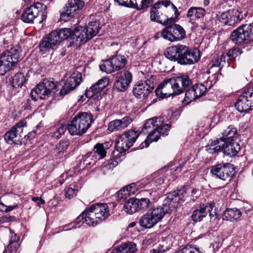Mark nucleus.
Segmentation results:
<instances>
[{
	"label": "nucleus",
	"mask_w": 253,
	"mask_h": 253,
	"mask_svg": "<svg viewBox=\"0 0 253 253\" xmlns=\"http://www.w3.org/2000/svg\"><path fill=\"white\" fill-rule=\"evenodd\" d=\"M182 192L168 194L162 206L151 208L141 217L139 222L140 226L145 228H151L160 222L169 212L171 202H177L182 199Z\"/></svg>",
	"instance_id": "1"
},
{
	"label": "nucleus",
	"mask_w": 253,
	"mask_h": 253,
	"mask_svg": "<svg viewBox=\"0 0 253 253\" xmlns=\"http://www.w3.org/2000/svg\"><path fill=\"white\" fill-rule=\"evenodd\" d=\"M179 15L177 8L169 0L158 1L150 10L151 20L163 25L174 22Z\"/></svg>",
	"instance_id": "2"
},
{
	"label": "nucleus",
	"mask_w": 253,
	"mask_h": 253,
	"mask_svg": "<svg viewBox=\"0 0 253 253\" xmlns=\"http://www.w3.org/2000/svg\"><path fill=\"white\" fill-rule=\"evenodd\" d=\"M165 55L170 60L184 65L195 64L200 58V52L197 48H190L180 43L169 47Z\"/></svg>",
	"instance_id": "3"
},
{
	"label": "nucleus",
	"mask_w": 253,
	"mask_h": 253,
	"mask_svg": "<svg viewBox=\"0 0 253 253\" xmlns=\"http://www.w3.org/2000/svg\"><path fill=\"white\" fill-rule=\"evenodd\" d=\"M170 126L165 124L161 117H154L147 120L143 125L142 131L148 133L147 139L145 140V147L149 146L150 142L157 141L161 136L167 135ZM140 149L144 147L143 143L140 145Z\"/></svg>",
	"instance_id": "4"
},
{
	"label": "nucleus",
	"mask_w": 253,
	"mask_h": 253,
	"mask_svg": "<svg viewBox=\"0 0 253 253\" xmlns=\"http://www.w3.org/2000/svg\"><path fill=\"white\" fill-rule=\"evenodd\" d=\"M110 215L107 204L97 203L91 205L78 217V222L82 221L88 225L97 224Z\"/></svg>",
	"instance_id": "5"
},
{
	"label": "nucleus",
	"mask_w": 253,
	"mask_h": 253,
	"mask_svg": "<svg viewBox=\"0 0 253 253\" xmlns=\"http://www.w3.org/2000/svg\"><path fill=\"white\" fill-rule=\"evenodd\" d=\"M93 116L90 113L79 112L68 125L69 133L72 135H82L90 127Z\"/></svg>",
	"instance_id": "6"
},
{
	"label": "nucleus",
	"mask_w": 253,
	"mask_h": 253,
	"mask_svg": "<svg viewBox=\"0 0 253 253\" xmlns=\"http://www.w3.org/2000/svg\"><path fill=\"white\" fill-rule=\"evenodd\" d=\"M99 21H93L88 23L86 27H78L73 32V42L80 44L87 42L96 36L100 30Z\"/></svg>",
	"instance_id": "7"
},
{
	"label": "nucleus",
	"mask_w": 253,
	"mask_h": 253,
	"mask_svg": "<svg viewBox=\"0 0 253 253\" xmlns=\"http://www.w3.org/2000/svg\"><path fill=\"white\" fill-rule=\"evenodd\" d=\"M21 52L20 47L13 46L2 53L0 56V75H4L18 62Z\"/></svg>",
	"instance_id": "8"
},
{
	"label": "nucleus",
	"mask_w": 253,
	"mask_h": 253,
	"mask_svg": "<svg viewBox=\"0 0 253 253\" xmlns=\"http://www.w3.org/2000/svg\"><path fill=\"white\" fill-rule=\"evenodd\" d=\"M46 6L37 2L27 7L23 11L21 19L25 23H32L39 16H42V20L45 18Z\"/></svg>",
	"instance_id": "9"
},
{
	"label": "nucleus",
	"mask_w": 253,
	"mask_h": 253,
	"mask_svg": "<svg viewBox=\"0 0 253 253\" xmlns=\"http://www.w3.org/2000/svg\"><path fill=\"white\" fill-rule=\"evenodd\" d=\"M231 39L235 43L239 44L253 41V25L246 24L239 27L232 32Z\"/></svg>",
	"instance_id": "10"
},
{
	"label": "nucleus",
	"mask_w": 253,
	"mask_h": 253,
	"mask_svg": "<svg viewBox=\"0 0 253 253\" xmlns=\"http://www.w3.org/2000/svg\"><path fill=\"white\" fill-rule=\"evenodd\" d=\"M155 85V79L151 76L144 81H141L136 83L133 88V93L137 98H146L153 90Z\"/></svg>",
	"instance_id": "11"
},
{
	"label": "nucleus",
	"mask_w": 253,
	"mask_h": 253,
	"mask_svg": "<svg viewBox=\"0 0 253 253\" xmlns=\"http://www.w3.org/2000/svg\"><path fill=\"white\" fill-rule=\"evenodd\" d=\"M127 60L126 57L122 55H116L106 60L100 65L101 71L107 74L123 69L126 65Z\"/></svg>",
	"instance_id": "12"
},
{
	"label": "nucleus",
	"mask_w": 253,
	"mask_h": 253,
	"mask_svg": "<svg viewBox=\"0 0 253 253\" xmlns=\"http://www.w3.org/2000/svg\"><path fill=\"white\" fill-rule=\"evenodd\" d=\"M139 136V132L129 130L122 134L116 143L118 151L123 153L130 148Z\"/></svg>",
	"instance_id": "13"
},
{
	"label": "nucleus",
	"mask_w": 253,
	"mask_h": 253,
	"mask_svg": "<svg viewBox=\"0 0 253 253\" xmlns=\"http://www.w3.org/2000/svg\"><path fill=\"white\" fill-rule=\"evenodd\" d=\"M162 37L170 42L180 41L186 37L184 29L178 24H171L166 27L161 33Z\"/></svg>",
	"instance_id": "14"
},
{
	"label": "nucleus",
	"mask_w": 253,
	"mask_h": 253,
	"mask_svg": "<svg viewBox=\"0 0 253 253\" xmlns=\"http://www.w3.org/2000/svg\"><path fill=\"white\" fill-rule=\"evenodd\" d=\"M26 126V123L23 121L19 122L10 130L4 134V139L9 144H20L22 143V136H24V128Z\"/></svg>",
	"instance_id": "15"
},
{
	"label": "nucleus",
	"mask_w": 253,
	"mask_h": 253,
	"mask_svg": "<svg viewBox=\"0 0 253 253\" xmlns=\"http://www.w3.org/2000/svg\"><path fill=\"white\" fill-rule=\"evenodd\" d=\"M211 172L216 177L222 180L229 181L233 176L235 170L233 165L225 163L213 166L211 169Z\"/></svg>",
	"instance_id": "16"
},
{
	"label": "nucleus",
	"mask_w": 253,
	"mask_h": 253,
	"mask_svg": "<svg viewBox=\"0 0 253 253\" xmlns=\"http://www.w3.org/2000/svg\"><path fill=\"white\" fill-rule=\"evenodd\" d=\"M84 4V2L81 0H69L61 13L60 19L64 21H68L83 8Z\"/></svg>",
	"instance_id": "17"
},
{
	"label": "nucleus",
	"mask_w": 253,
	"mask_h": 253,
	"mask_svg": "<svg viewBox=\"0 0 253 253\" xmlns=\"http://www.w3.org/2000/svg\"><path fill=\"white\" fill-rule=\"evenodd\" d=\"M243 18L240 9H232L218 15V20L225 25L233 26Z\"/></svg>",
	"instance_id": "18"
},
{
	"label": "nucleus",
	"mask_w": 253,
	"mask_h": 253,
	"mask_svg": "<svg viewBox=\"0 0 253 253\" xmlns=\"http://www.w3.org/2000/svg\"><path fill=\"white\" fill-rule=\"evenodd\" d=\"M208 86L206 84H197L185 92L184 101L188 104L192 101L203 96L206 92Z\"/></svg>",
	"instance_id": "19"
},
{
	"label": "nucleus",
	"mask_w": 253,
	"mask_h": 253,
	"mask_svg": "<svg viewBox=\"0 0 253 253\" xmlns=\"http://www.w3.org/2000/svg\"><path fill=\"white\" fill-rule=\"evenodd\" d=\"M70 37L72 39L74 37L72 30L69 28H64L52 31L46 38L55 46Z\"/></svg>",
	"instance_id": "20"
},
{
	"label": "nucleus",
	"mask_w": 253,
	"mask_h": 253,
	"mask_svg": "<svg viewBox=\"0 0 253 253\" xmlns=\"http://www.w3.org/2000/svg\"><path fill=\"white\" fill-rule=\"evenodd\" d=\"M132 78L131 73L128 71L117 73L114 83L115 87L118 91H125L128 88L132 81Z\"/></svg>",
	"instance_id": "21"
},
{
	"label": "nucleus",
	"mask_w": 253,
	"mask_h": 253,
	"mask_svg": "<svg viewBox=\"0 0 253 253\" xmlns=\"http://www.w3.org/2000/svg\"><path fill=\"white\" fill-rule=\"evenodd\" d=\"M82 81V75L78 71L74 72L65 83L62 89L60 90L61 95L64 96L70 91L74 89L79 85Z\"/></svg>",
	"instance_id": "22"
},
{
	"label": "nucleus",
	"mask_w": 253,
	"mask_h": 253,
	"mask_svg": "<svg viewBox=\"0 0 253 253\" xmlns=\"http://www.w3.org/2000/svg\"><path fill=\"white\" fill-rule=\"evenodd\" d=\"M156 95L159 97L167 98L171 95H178L176 93L170 78L166 80L160 84L155 90Z\"/></svg>",
	"instance_id": "23"
},
{
	"label": "nucleus",
	"mask_w": 253,
	"mask_h": 253,
	"mask_svg": "<svg viewBox=\"0 0 253 253\" xmlns=\"http://www.w3.org/2000/svg\"><path fill=\"white\" fill-rule=\"evenodd\" d=\"M173 83L174 89L176 93L180 94L182 93L186 87L192 84V81L187 75L180 74L178 76L170 78Z\"/></svg>",
	"instance_id": "24"
},
{
	"label": "nucleus",
	"mask_w": 253,
	"mask_h": 253,
	"mask_svg": "<svg viewBox=\"0 0 253 253\" xmlns=\"http://www.w3.org/2000/svg\"><path fill=\"white\" fill-rule=\"evenodd\" d=\"M246 90H244L239 96L235 105L237 110L241 112H246L253 107V99L249 97Z\"/></svg>",
	"instance_id": "25"
},
{
	"label": "nucleus",
	"mask_w": 253,
	"mask_h": 253,
	"mask_svg": "<svg viewBox=\"0 0 253 253\" xmlns=\"http://www.w3.org/2000/svg\"><path fill=\"white\" fill-rule=\"evenodd\" d=\"M214 207V204L213 203H211L210 204L207 205H203L201 206L199 209L195 210L193 212L192 215V219L195 222L200 221L204 217L207 216L208 213H209V215L211 218L214 216L215 218H216L217 215L215 214L212 216V214L211 212Z\"/></svg>",
	"instance_id": "26"
},
{
	"label": "nucleus",
	"mask_w": 253,
	"mask_h": 253,
	"mask_svg": "<svg viewBox=\"0 0 253 253\" xmlns=\"http://www.w3.org/2000/svg\"><path fill=\"white\" fill-rule=\"evenodd\" d=\"M118 5L135 8L138 10L148 7L154 0H114Z\"/></svg>",
	"instance_id": "27"
},
{
	"label": "nucleus",
	"mask_w": 253,
	"mask_h": 253,
	"mask_svg": "<svg viewBox=\"0 0 253 253\" xmlns=\"http://www.w3.org/2000/svg\"><path fill=\"white\" fill-rule=\"evenodd\" d=\"M130 116H125L121 119H116L111 121L108 126V129L111 132L122 130L127 127L132 122Z\"/></svg>",
	"instance_id": "28"
},
{
	"label": "nucleus",
	"mask_w": 253,
	"mask_h": 253,
	"mask_svg": "<svg viewBox=\"0 0 253 253\" xmlns=\"http://www.w3.org/2000/svg\"><path fill=\"white\" fill-rule=\"evenodd\" d=\"M222 143L221 151L229 157L235 156L240 150L239 143L235 141H224Z\"/></svg>",
	"instance_id": "29"
},
{
	"label": "nucleus",
	"mask_w": 253,
	"mask_h": 253,
	"mask_svg": "<svg viewBox=\"0 0 253 253\" xmlns=\"http://www.w3.org/2000/svg\"><path fill=\"white\" fill-rule=\"evenodd\" d=\"M206 13V11L204 8L192 6L188 10L186 17L189 22L194 23L196 20L203 18Z\"/></svg>",
	"instance_id": "30"
},
{
	"label": "nucleus",
	"mask_w": 253,
	"mask_h": 253,
	"mask_svg": "<svg viewBox=\"0 0 253 253\" xmlns=\"http://www.w3.org/2000/svg\"><path fill=\"white\" fill-rule=\"evenodd\" d=\"M41 83L37 85L36 87L32 89L31 92V96L34 101L38 99H45L48 97L49 95L47 90Z\"/></svg>",
	"instance_id": "31"
},
{
	"label": "nucleus",
	"mask_w": 253,
	"mask_h": 253,
	"mask_svg": "<svg viewBox=\"0 0 253 253\" xmlns=\"http://www.w3.org/2000/svg\"><path fill=\"white\" fill-rule=\"evenodd\" d=\"M182 192L183 193H182L183 194H182V195H183L182 199L179 200V201L173 202V203H181L183 202L184 201H185L186 199V197H187V194L188 195L190 194V197L191 200H192L193 201H195L200 196V194H201L200 191L198 189H188V190H186L185 189V188H183L182 189L178 190L176 191H173L172 192L180 193V192ZM181 197H182V196Z\"/></svg>",
	"instance_id": "32"
},
{
	"label": "nucleus",
	"mask_w": 253,
	"mask_h": 253,
	"mask_svg": "<svg viewBox=\"0 0 253 253\" xmlns=\"http://www.w3.org/2000/svg\"><path fill=\"white\" fill-rule=\"evenodd\" d=\"M240 211L236 208L226 210L223 212V218L231 221H237L241 216Z\"/></svg>",
	"instance_id": "33"
},
{
	"label": "nucleus",
	"mask_w": 253,
	"mask_h": 253,
	"mask_svg": "<svg viewBox=\"0 0 253 253\" xmlns=\"http://www.w3.org/2000/svg\"><path fill=\"white\" fill-rule=\"evenodd\" d=\"M222 140V138H218L214 141H211L206 147V151L211 154L221 151L222 143L223 142Z\"/></svg>",
	"instance_id": "34"
},
{
	"label": "nucleus",
	"mask_w": 253,
	"mask_h": 253,
	"mask_svg": "<svg viewBox=\"0 0 253 253\" xmlns=\"http://www.w3.org/2000/svg\"><path fill=\"white\" fill-rule=\"evenodd\" d=\"M237 136V131L236 128L230 126L228 127L222 132V137L220 138H222V141H235Z\"/></svg>",
	"instance_id": "35"
},
{
	"label": "nucleus",
	"mask_w": 253,
	"mask_h": 253,
	"mask_svg": "<svg viewBox=\"0 0 253 253\" xmlns=\"http://www.w3.org/2000/svg\"><path fill=\"white\" fill-rule=\"evenodd\" d=\"M135 184L132 183L124 187L118 192V197L120 199H126L131 194H134Z\"/></svg>",
	"instance_id": "36"
},
{
	"label": "nucleus",
	"mask_w": 253,
	"mask_h": 253,
	"mask_svg": "<svg viewBox=\"0 0 253 253\" xmlns=\"http://www.w3.org/2000/svg\"><path fill=\"white\" fill-rule=\"evenodd\" d=\"M124 210L128 214H132L138 211L136 198H130L124 205Z\"/></svg>",
	"instance_id": "37"
},
{
	"label": "nucleus",
	"mask_w": 253,
	"mask_h": 253,
	"mask_svg": "<svg viewBox=\"0 0 253 253\" xmlns=\"http://www.w3.org/2000/svg\"><path fill=\"white\" fill-rule=\"evenodd\" d=\"M70 145V142L67 139L62 140L56 144L54 149L55 153L59 157L63 156L67 152Z\"/></svg>",
	"instance_id": "38"
},
{
	"label": "nucleus",
	"mask_w": 253,
	"mask_h": 253,
	"mask_svg": "<svg viewBox=\"0 0 253 253\" xmlns=\"http://www.w3.org/2000/svg\"><path fill=\"white\" fill-rule=\"evenodd\" d=\"M117 249L120 253H134L137 250L136 245L132 242L126 243Z\"/></svg>",
	"instance_id": "39"
},
{
	"label": "nucleus",
	"mask_w": 253,
	"mask_h": 253,
	"mask_svg": "<svg viewBox=\"0 0 253 253\" xmlns=\"http://www.w3.org/2000/svg\"><path fill=\"white\" fill-rule=\"evenodd\" d=\"M137 207L138 211H145L152 205V203L147 198L136 199Z\"/></svg>",
	"instance_id": "40"
},
{
	"label": "nucleus",
	"mask_w": 253,
	"mask_h": 253,
	"mask_svg": "<svg viewBox=\"0 0 253 253\" xmlns=\"http://www.w3.org/2000/svg\"><path fill=\"white\" fill-rule=\"evenodd\" d=\"M39 46L40 50L42 54L46 52L49 51L50 49H53L54 47V45L49 41V40H48L46 37L42 39Z\"/></svg>",
	"instance_id": "41"
},
{
	"label": "nucleus",
	"mask_w": 253,
	"mask_h": 253,
	"mask_svg": "<svg viewBox=\"0 0 253 253\" xmlns=\"http://www.w3.org/2000/svg\"><path fill=\"white\" fill-rule=\"evenodd\" d=\"M225 55L223 54L220 57L217 58L212 63L210 69L209 70V73L211 72V70H212L214 67H217V72H219L221 69L225 66Z\"/></svg>",
	"instance_id": "42"
},
{
	"label": "nucleus",
	"mask_w": 253,
	"mask_h": 253,
	"mask_svg": "<svg viewBox=\"0 0 253 253\" xmlns=\"http://www.w3.org/2000/svg\"><path fill=\"white\" fill-rule=\"evenodd\" d=\"M68 126L66 124L62 123H58L54 127V132L52 134V137L58 138L61 135L64 133Z\"/></svg>",
	"instance_id": "43"
},
{
	"label": "nucleus",
	"mask_w": 253,
	"mask_h": 253,
	"mask_svg": "<svg viewBox=\"0 0 253 253\" xmlns=\"http://www.w3.org/2000/svg\"><path fill=\"white\" fill-rule=\"evenodd\" d=\"M242 53V50L239 48L230 49L226 54L225 56L228 57V62H232L235 58Z\"/></svg>",
	"instance_id": "44"
},
{
	"label": "nucleus",
	"mask_w": 253,
	"mask_h": 253,
	"mask_svg": "<svg viewBox=\"0 0 253 253\" xmlns=\"http://www.w3.org/2000/svg\"><path fill=\"white\" fill-rule=\"evenodd\" d=\"M102 89L95 83L93 84L86 92V96L88 98L93 97L95 94L100 93Z\"/></svg>",
	"instance_id": "45"
},
{
	"label": "nucleus",
	"mask_w": 253,
	"mask_h": 253,
	"mask_svg": "<svg viewBox=\"0 0 253 253\" xmlns=\"http://www.w3.org/2000/svg\"><path fill=\"white\" fill-rule=\"evenodd\" d=\"M41 84L42 85H43V86L47 91V92L49 95L51 94V91L56 87L55 83L47 79H44Z\"/></svg>",
	"instance_id": "46"
},
{
	"label": "nucleus",
	"mask_w": 253,
	"mask_h": 253,
	"mask_svg": "<svg viewBox=\"0 0 253 253\" xmlns=\"http://www.w3.org/2000/svg\"><path fill=\"white\" fill-rule=\"evenodd\" d=\"M93 152L95 154H98L100 159H102L106 156V151L102 144H96L94 147Z\"/></svg>",
	"instance_id": "47"
},
{
	"label": "nucleus",
	"mask_w": 253,
	"mask_h": 253,
	"mask_svg": "<svg viewBox=\"0 0 253 253\" xmlns=\"http://www.w3.org/2000/svg\"><path fill=\"white\" fill-rule=\"evenodd\" d=\"M13 81L15 85L21 86L25 82V78L23 73H18L14 76Z\"/></svg>",
	"instance_id": "48"
},
{
	"label": "nucleus",
	"mask_w": 253,
	"mask_h": 253,
	"mask_svg": "<svg viewBox=\"0 0 253 253\" xmlns=\"http://www.w3.org/2000/svg\"><path fill=\"white\" fill-rule=\"evenodd\" d=\"M178 253H203L200 251L198 248L192 246H186L181 250L178 251Z\"/></svg>",
	"instance_id": "49"
},
{
	"label": "nucleus",
	"mask_w": 253,
	"mask_h": 253,
	"mask_svg": "<svg viewBox=\"0 0 253 253\" xmlns=\"http://www.w3.org/2000/svg\"><path fill=\"white\" fill-rule=\"evenodd\" d=\"M72 187L71 185L66 190L65 192L66 198L69 199H72L74 196H75L78 191V187L76 185L73 186Z\"/></svg>",
	"instance_id": "50"
},
{
	"label": "nucleus",
	"mask_w": 253,
	"mask_h": 253,
	"mask_svg": "<svg viewBox=\"0 0 253 253\" xmlns=\"http://www.w3.org/2000/svg\"><path fill=\"white\" fill-rule=\"evenodd\" d=\"M217 72L212 74L211 77H208V80L205 82L206 85L211 88L213 84H215L218 79Z\"/></svg>",
	"instance_id": "51"
},
{
	"label": "nucleus",
	"mask_w": 253,
	"mask_h": 253,
	"mask_svg": "<svg viewBox=\"0 0 253 253\" xmlns=\"http://www.w3.org/2000/svg\"><path fill=\"white\" fill-rule=\"evenodd\" d=\"M96 83L103 90L109 84V80L108 77H104Z\"/></svg>",
	"instance_id": "52"
},
{
	"label": "nucleus",
	"mask_w": 253,
	"mask_h": 253,
	"mask_svg": "<svg viewBox=\"0 0 253 253\" xmlns=\"http://www.w3.org/2000/svg\"><path fill=\"white\" fill-rule=\"evenodd\" d=\"M0 208L2 211L7 212L11 211L14 209H17L18 208V205L15 204L12 206H7L3 203H0Z\"/></svg>",
	"instance_id": "53"
},
{
	"label": "nucleus",
	"mask_w": 253,
	"mask_h": 253,
	"mask_svg": "<svg viewBox=\"0 0 253 253\" xmlns=\"http://www.w3.org/2000/svg\"><path fill=\"white\" fill-rule=\"evenodd\" d=\"M118 165V162L115 160H110L104 164V167L108 169H113Z\"/></svg>",
	"instance_id": "54"
},
{
	"label": "nucleus",
	"mask_w": 253,
	"mask_h": 253,
	"mask_svg": "<svg viewBox=\"0 0 253 253\" xmlns=\"http://www.w3.org/2000/svg\"><path fill=\"white\" fill-rule=\"evenodd\" d=\"M20 246L19 243H9L7 248L9 250V253H15L18 250Z\"/></svg>",
	"instance_id": "55"
},
{
	"label": "nucleus",
	"mask_w": 253,
	"mask_h": 253,
	"mask_svg": "<svg viewBox=\"0 0 253 253\" xmlns=\"http://www.w3.org/2000/svg\"><path fill=\"white\" fill-rule=\"evenodd\" d=\"M60 202V200L59 199V198L55 196L48 202V205L49 207L51 208H55L58 204H59Z\"/></svg>",
	"instance_id": "56"
},
{
	"label": "nucleus",
	"mask_w": 253,
	"mask_h": 253,
	"mask_svg": "<svg viewBox=\"0 0 253 253\" xmlns=\"http://www.w3.org/2000/svg\"><path fill=\"white\" fill-rule=\"evenodd\" d=\"M10 239L9 241V243H18V241L19 240V237L17 236L16 234H15L14 232H12L11 231H10Z\"/></svg>",
	"instance_id": "57"
},
{
	"label": "nucleus",
	"mask_w": 253,
	"mask_h": 253,
	"mask_svg": "<svg viewBox=\"0 0 253 253\" xmlns=\"http://www.w3.org/2000/svg\"><path fill=\"white\" fill-rule=\"evenodd\" d=\"M67 177L68 176L67 173L62 174L58 179V182L59 184L62 185L64 182L65 180L67 179Z\"/></svg>",
	"instance_id": "58"
},
{
	"label": "nucleus",
	"mask_w": 253,
	"mask_h": 253,
	"mask_svg": "<svg viewBox=\"0 0 253 253\" xmlns=\"http://www.w3.org/2000/svg\"><path fill=\"white\" fill-rule=\"evenodd\" d=\"M150 252L151 253H162V252L159 249H153Z\"/></svg>",
	"instance_id": "59"
},
{
	"label": "nucleus",
	"mask_w": 253,
	"mask_h": 253,
	"mask_svg": "<svg viewBox=\"0 0 253 253\" xmlns=\"http://www.w3.org/2000/svg\"><path fill=\"white\" fill-rule=\"evenodd\" d=\"M44 203H45L44 200H43L41 198H40V199L39 200V202L38 203V205L39 206H40L41 204H43Z\"/></svg>",
	"instance_id": "60"
},
{
	"label": "nucleus",
	"mask_w": 253,
	"mask_h": 253,
	"mask_svg": "<svg viewBox=\"0 0 253 253\" xmlns=\"http://www.w3.org/2000/svg\"><path fill=\"white\" fill-rule=\"evenodd\" d=\"M210 3V1L209 0H204L203 1V5L204 6H208Z\"/></svg>",
	"instance_id": "61"
},
{
	"label": "nucleus",
	"mask_w": 253,
	"mask_h": 253,
	"mask_svg": "<svg viewBox=\"0 0 253 253\" xmlns=\"http://www.w3.org/2000/svg\"><path fill=\"white\" fill-rule=\"evenodd\" d=\"M40 198V197H32V201H34V202H36V201H39Z\"/></svg>",
	"instance_id": "62"
},
{
	"label": "nucleus",
	"mask_w": 253,
	"mask_h": 253,
	"mask_svg": "<svg viewBox=\"0 0 253 253\" xmlns=\"http://www.w3.org/2000/svg\"><path fill=\"white\" fill-rule=\"evenodd\" d=\"M111 253H120L119 251H118V249H115L113 250V251Z\"/></svg>",
	"instance_id": "63"
},
{
	"label": "nucleus",
	"mask_w": 253,
	"mask_h": 253,
	"mask_svg": "<svg viewBox=\"0 0 253 253\" xmlns=\"http://www.w3.org/2000/svg\"><path fill=\"white\" fill-rule=\"evenodd\" d=\"M160 182H161L162 183L164 182V180L163 178L162 179H160Z\"/></svg>",
	"instance_id": "64"
}]
</instances>
